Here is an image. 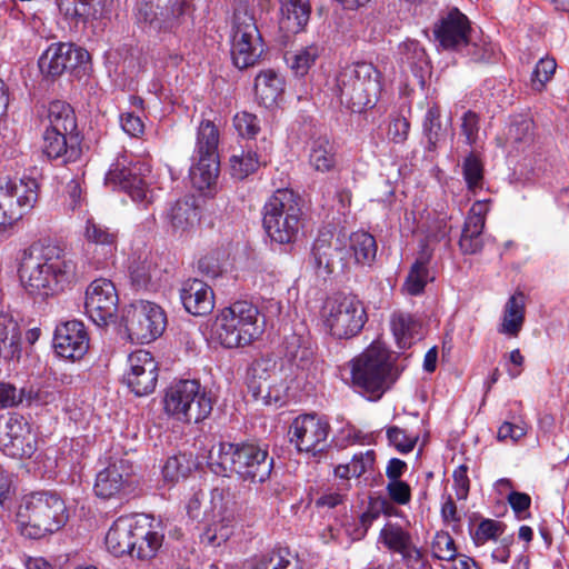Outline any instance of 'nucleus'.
<instances>
[{"mask_svg":"<svg viewBox=\"0 0 569 569\" xmlns=\"http://www.w3.org/2000/svg\"><path fill=\"white\" fill-rule=\"evenodd\" d=\"M19 279L29 296L46 300L64 292L77 282L78 264L58 244L33 243L22 253Z\"/></svg>","mask_w":569,"mask_h":569,"instance_id":"1","label":"nucleus"},{"mask_svg":"<svg viewBox=\"0 0 569 569\" xmlns=\"http://www.w3.org/2000/svg\"><path fill=\"white\" fill-rule=\"evenodd\" d=\"M208 463L218 476L229 477L236 473L243 481L262 483L271 475L273 458L269 457L267 446L254 442H219L210 450Z\"/></svg>","mask_w":569,"mask_h":569,"instance_id":"2","label":"nucleus"},{"mask_svg":"<svg viewBox=\"0 0 569 569\" xmlns=\"http://www.w3.org/2000/svg\"><path fill=\"white\" fill-rule=\"evenodd\" d=\"M350 365L353 388L371 401L379 400L399 377L390 352L380 342H372Z\"/></svg>","mask_w":569,"mask_h":569,"instance_id":"3","label":"nucleus"},{"mask_svg":"<svg viewBox=\"0 0 569 569\" xmlns=\"http://www.w3.org/2000/svg\"><path fill=\"white\" fill-rule=\"evenodd\" d=\"M67 520L64 501L49 492H34L24 497L17 512L18 529L30 539H40L58 531Z\"/></svg>","mask_w":569,"mask_h":569,"instance_id":"4","label":"nucleus"},{"mask_svg":"<svg viewBox=\"0 0 569 569\" xmlns=\"http://www.w3.org/2000/svg\"><path fill=\"white\" fill-rule=\"evenodd\" d=\"M264 331L259 309L251 302L241 300L222 309L212 325L214 338L224 348L249 346Z\"/></svg>","mask_w":569,"mask_h":569,"instance_id":"5","label":"nucleus"},{"mask_svg":"<svg viewBox=\"0 0 569 569\" xmlns=\"http://www.w3.org/2000/svg\"><path fill=\"white\" fill-rule=\"evenodd\" d=\"M342 104L353 112L375 106L381 90L380 72L369 62H356L343 67L336 79Z\"/></svg>","mask_w":569,"mask_h":569,"instance_id":"6","label":"nucleus"},{"mask_svg":"<svg viewBox=\"0 0 569 569\" xmlns=\"http://www.w3.org/2000/svg\"><path fill=\"white\" fill-rule=\"evenodd\" d=\"M300 197L290 189H278L263 206V228L280 244L293 242L301 227Z\"/></svg>","mask_w":569,"mask_h":569,"instance_id":"7","label":"nucleus"},{"mask_svg":"<svg viewBox=\"0 0 569 569\" xmlns=\"http://www.w3.org/2000/svg\"><path fill=\"white\" fill-rule=\"evenodd\" d=\"M163 410L176 421L199 423L212 411V399L206 388L194 379L171 383L164 391Z\"/></svg>","mask_w":569,"mask_h":569,"instance_id":"8","label":"nucleus"},{"mask_svg":"<svg viewBox=\"0 0 569 569\" xmlns=\"http://www.w3.org/2000/svg\"><path fill=\"white\" fill-rule=\"evenodd\" d=\"M266 53L260 30L253 13L246 4L233 12L230 31V57L236 68L243 70L258 64Z\"/></svg>","mask_w":569,"mask_h":569,"instance_id":"9","label":"nucleus"},{"mask_svg":"<svg viewBox=\"0 0 569 569\" xmlns=\"http://www.w3.org/2000/svg\"><path fill=\"white\" fill-rule=\"evenodd\" d=\"M320 320L325 330L333 338L350 339L363 328L367 312L357 297L337 295L326 299Z\"/></svg>","mask_w":569,"mask_h":569,"instance_id":"10","label":"nucleus"},{"mask_svg":"<svg viewBox=\"0 0 569 569\" xmlns=\"http://www.w3.org/2000/svg\"><path fill=\"white\" fill-rule=\"evenodd\" d=\"M39 184L34 178L0 177V227H7L29 213L38 201Z\"/></svg>","mask_w":569,"mask_h":569,"instance_id":"11","label":"nucleus"},{"mask_svg":"<svg viewBox=\"0 0 569 569\" xmlns=\"http://www.w3.org/2000/svg\"><path fill=\"white\" fill-rule=\"evenodd\" d=\"M151 167L147 161L129 162L123 157L110 167L106 181L119 186L132 201L148 207L156 197L154 189L150 187L148 179Z\"/></svg>","mask_w":569,"mask_h":569,"instance_id":"12","label":"nucleus"},{"mask_svg":"<svg viewBox=\"0 0 569 569\" xmlns=\"http://www.w3.org/2000/svg\"><path fill=\"white\" fill-rule=\"evenodd\" d=\"M248 389L254 400L264 405L282 402L287 385L272 357L256 359L248 370Z\"/></svg>","mask_w":569,"mask_h":569,"instance_id":"13","label":"nucleus"},{"mask_svg":"<svg viewBox=\"0 0 569 569\" xmlns=\"http://www.w3.org/2000/svg\"><path fill=\"white\" fill-rule=\"evenodd\" d=\"M329 421L316 413L300 415L289 428L290 442L301 453L316 457L329 448Z\"/></svg>","mask_w":569,"mask_h":569,"instance_id":"14","label":"nucleus"},{"mask_svg":"<svg viewBox=\"0 0 569 569\" xmlns=\"http://www.w3.org/2000/svg\"><path fill=\"white\" fill-rule=\"evenodd\" d=\"M124 320L130 339L140 343L156 340L167 325L163 310L158 305L144 300L132 303Z\"/></svg>","mask_w":569,"mask_h":569,"instance_id":"15","label":"nucleus"},{"mask_svg":"<svg viewBox=\"0 0 569 569\" xmlns=\"http://www.w3.org/2000/svg\"><path fill=\"white\" fill-rule=\"evenodd\" d=\"M38 447L37 432L19 415L0 418V451L12 458H30Z\"/></svg>","mask_w":569,"mask_h":569,"instance_id":"16","label":"nucleus"},{"mask_svg":"<svg viewBox=\"0 0 569 569\" xmlns=\"http://www.w3.org/2000/svg\"><path fill=\"white\" fill-rule=\"evenodd\" d=\"M190 4L188 0H157V4L140 0L137 18L154 31L174 32L186 20Z\"/></svg>","mask_w":569,"mask_h":569,"instance_id":"17","label":"nucleus"},{"mask_svg":"<svg viewBox=\"0 0 569 569\" xmlns=\"http://www.w3.org/2000/svg\"><path fill=\"white\" fill-rule=\"evenodd\" d=\"M118 303V291L111 280L98 278L88 286L84 310L97 326H106L116 317Z\"/></svg>","mask_w":569,"mask_h":569,"instance_id":"18","label":"nucleus"},{"mask_svg":"<svg viewBox=\"0 0 569 569\" xmlns=\"http://www.w3.org/2000/svg\"><path fill=\"white\" fill-rule=\"evenodd\" d=\"M158 377V362L149 351L137 350L129 355L123 380L136 396L142 397L153 392Z\"/></svg>","mask_w":569,"mask_h":569,"instance_id":"19","label":"nucleus"},{"mask_svg":"<svg viewBox=\"0 0 569 569\" xmlns=\"http://www.w3.org/2000/svg\"><path fill=\"white\" fill-rule=\"evenodd\" d=\"M90 60L87 50L71 43H52L41 54L39 68L47 78L60 77L63 72L86 64Z\"/></svg>","mask_w":569,"mask_h":569,"instance_id":"20","label":"nucleus"},{"mask_svg":"<svg viewBox=\"0 0 569 569\" xmlns=\"http://www.w3.org/2000/svg\"><path fill=\"white\" fill-rule=\"evenodd\" d=\"M133 466L118 459L97 473L93 491L101 499L121 498L131 490Z\"/></svg>","mask_w":569,"mask_h":569,"instance_id":"21","label":"nucleus"},{"mask_svg":"<svg viewBox=\"0 0 569 569\" xmlns=\"http://www.w3.org/2000/svg\"><path fill=\"white\" fill-rule=\"evenodd\" d=\"M224 501L222 489L211 491L212 518L201 535V542L211 547H219L227 542L233 533L234 515Z\"/></svg>","mask_w":569,"mask_h":569,"instance_id":"22","label":"nucleus"},{"mask_svg":"<svg viewBox=\"0 0 569 569\" xmlns=\"http://www.w3.org/2000/svg\"><path fill=\"white\" fill-rule=\"evenodd\" d=\"M53 347L61 358L81 359L89 349V336L84 325L77 320L59 325L54 331Z\"/></svg>","mask_w":569,"mask_h":569,"instance_id":"23","label":"nucleus"},{"mask_svg":"<svg viewBox=\"0 0 569 569\" xmlns=\"http://www.w3.org/2000/svg\"><path fill=\"white\" fill-rule=\"evenodd\" d=\"M470 22L458 9H451L436 23L433 33L445 49L459 50L468 44Z\"/></svg>","mask_w":569,"mask_h":569,"instance_id":"24","label":"nucleus"},{"mask_svg":"<svg viewBox=\"0 0 569 569\" xmlns=\"http://www.w3.org/2000/svg\"><path fill=\"white\" fill-rule=\"evenodd\" d=\"M163 537V533L157 529L148 516H134L131 557L140 560L152 559L161 548Z\"/></svg>","mask_w":569,"mask_h":569,"instance_id":"25","label":"nucleus"},{"mask_svg":"<svg viewBox=\"0 0 569 569\" xmlns=\"http://www.w3.org/2000/svg\"><path fill=\"white\" fill-rule=\"evenodd\" d=\"M180 299L184 309L193 316H206L214 307L212 289L199 279H188L182 283Z\"/></svg>","mask_w":569,"mask_h":569,"instance_id":"26","label":"nucleus"},{"mask_svg":"<svg viewBox=\"0 0 569 569\" xmlns=\"http://www.w3.org/2000/svg\"><path fill=\"white\" fill-rule=\"evenodd\" d=\"M134 516L119 517L109 528L104 543L110 553L116 557L131 556L133 545Z\"/></svg>","mask_w":569,"mask_h":569,"instance_id":"27","label":"nucleus"},{"mask_svg":"<svg viewBox=\"0 0 569 569\" xmlns=\"http://www.w3.org/2000/svg\"><path fill=\"white\" fill-rule=\"evenodd\" d=\"M279 28L287 36L300 32L309 21L311 7L309 0H279Z\"/></svg>","mask_w":569,"mask_h":569,"instance_id":"28","label":"nucleus"},{"mask_svg":"<svg viewBox=\"0 0 569 569\" xmlns=\"http://www.w3.org/2000/svg\"><path fill=\"white\" fill-rule=\"evenodd\" d=\"M42 151L49 159L63 158V162H73L80 156V149L72 143L74 134H64L61 131L46 129L42 134Z\"/></svg>","mask_w":569,"mask_h":569,"instance_id":"29","label":"nucleus"},{"mask_svg":"<svg viewBox=\"0 0 569 569\" xmlns=\"http://www.w3.org/2000/svg\"><path fill=\"white\" fill-rule=\"evenodd\" d=\"M526 296L521 291L515 292L507 300L501 322L498 327L499 333L516 338L525 323Z\"/></svg>","mask_w":569,"mask_h":569,"instance_id":"30","label":"nucleus"},{"mask_svg":"<svg viewBox=\"0 0 569 569\" xmlns=\"http://www.w3.org/2000/svg\"><path fill=\"white\" fill-rule=\"evenodd\" d=\"M390 327L400 349L410 348L422 337V325L408 312H395L390 319Z\"/></svg>","mask_w":569,"mask_h":569,"instance_id":"31","label":"nucleus"},{"mask_svg":"<svg viewBox=\"0 0 569 569\" xmlns=\"http://www.w3.org/2000/svg\"><path fill=\"white\" fill-rule=\"evenodd\" d=\"M60 11L76 22H88L102 18L107 12V0H57Z\"/></svg>","mask_w":569,"mask_h":569,"instance_id":"32","label":"nucleus"},{"mask_svg":"<svg viewBox=\"0 0 569 569\" xmlns=\"http://www.w3.org/2000/svg\"><path fill=\"white\" fill-rule=\"evenodd\" d=\"M199 221V213L189 201L174 202L166 213L167 228L178 236L190 232Z\"/></svg>","mask_w":569,"mask_h":569,"instance_id":"33","label":"nucleus"},{"mask_svg":"<svg viewBox=\"0 0 569 569\" xmlns=\"http://www.w3.org/2000/svg\"><path fill=\"white\" fill-rule=\"evenodd\" d=\"M310 167L321 173L335 170L338 159L335 143L327 137H318L310 141L308 149Z\"/></svg>","mask_w":569,"mask_h":569,"instance_id":"34","label":"nucleus"},{"mask_svg":"<svg viewBox=\"0 0 569 569\" xmlns=\"http://www.w3.org/2000/svg\"><path fill=\"white\" fill-rule=\"evenodd\" d=\"M284 89L282 77L268 69L261 71L254 80V92L261 104L269 108L277 103Z\"/></svg>","mask_w":569,"mask_h":569,"instance_id":"35","label":"nucleus"},{"mask_svg":"<svg viewBox=\"0 0 569 569\" xmlns=\"http://www.w3.org/2000/svg\"><path fill=\"white\" fill-rule=\"evenodd\" d=\"M21 335L17 321L9 315H0V356L6 360L19 358Z\"/></svg>","mask_w":569,"mask_h":569,"instance_id":"36","label":"nucleus"},{"mask_svg":"<svg viewBox=\"0 0 569 569\" xmlns=\"http://www.w3.org/2000/svg\"><path fill=\"white\" fill-rule=\"evenodd\" d=\"M46 129L61 131L64 134H74L77 119L72 107L60 100L50 102L47 112Z\"/></svg>","mask_w":569,"mask_h":569,"instance_id":"37","label":"nucleus"},{"mask_svg":"<svg viewBox=\"0 0 569 569\" xmlns=\"http://www.w3.org/2000/svg\"><path fill=\"white\" fill-rule=\"evenodd\" d=\"M219 159L194 156V163L190 168L192 186L199 191L211 189L219 174Z\"/></svg>","mask_w":569,"mask_h":569,"instance_id":"38","label":"nucleus"},{"mask_svg":"<svg viewBox=\"0 0 569 569\" xmlns=\"http://www.w3.org/2000/svg\"><path fill=\"white\" fill-rule=\"evenodd\" d=\"M431 253L422 250L412 263L402 289L409 296H418L425 291L427 283L432 280L429 273Z\"/></svg>","mask_w":569,"mask_h":569,"instance_id":"39","label":"nucleus"},{"mask_svg":"<svg viewBox=\"0 0 569 569\" xmlns=\"http://www.w3.org/2000/svg\"><path fill=\"white\" fill-rule=\"evenodd\" d=\"M461 173L469 193L477 196L485 189V163L479 153L470 151L462 159Z\"/></svg>","mask_w":569,"mask_h":569,"instance_id":"40","label":"nucleus"},{"mask_svg":"<svg viewBox=\"0 0 569 569\" xmlns=\"http://www.w3.org/2000/svg\"><path fill=\"white\" fill-rule=\"evenodd\" d=\"M349 250L357 264L371 266L376 260L378 247L371 233L358 230L349 237Z\"/></svg>","mask_w":569,"mask_h":569,"instance_id":"41","label":"nucleus"},{"mask_svg":"<svg viewBox=\"0 0 569 569\" xmlns=\"http://www.w3.org/2000/svg\"><path fill=\"white\" fill-rule=\"evenodd\" d=\"M264 163L266 160L251 149H234L229 159L230 173L233 178L242 180Z\"/></svg>","mask_w":569,"mask_h":569,"instance_id":"42","label":"nucleus"},{"mask_svg":"<svg viewBox=\"0 0 569 569\" xmlns=\"http://www.w3.org/2000/svg\"><path fill=\"white\" fill-rule=\"evenodd\" d=\"M250 569H301L299 560L288 548L279 547L257 558Z\"/></svg>","mask_w":569,"mask_h":569,"instance_id":"43","label":"nucleus"},{"mask_svg":"<svg viewBox=\"0 0 569 569\" xmlns=\"http://www.w3.org/2000/svg\"><path fill=\"white\" fill-rule=\"evenodd\" d=\"M486 219L468 213L462 233L459 240V247L465 254H473L481 250V234L485 228Z\"/></svg>","mask_w":569,"mask_h":569,"instance_id":"44","label":"nucleus"},{"mask_svg":"<svg viewBox=\"0 0 569 569\" xmlns=\"http://www.w3.org/2000/svg\"><path fill=\"white\" fill-rule=\"evenodd\" d=\"M196 468L197 462L192 455L179 453L167 459L162 467V477L168 483H177L188 478Z\"/></svg>","mask_w":569,"mask_h":569,"instance_id":"45","label":"nucleus"},{"mask_svg":"<svg viewBox=\"0 0 569 569\" xmlns=\"http://www.w3.org/2000/svg\"><path fill=\"white\" fill-rule=\"evenodd\" d=\"M83 237L89 243L101 246L104 250V256H112L116 250L118 233L96 222L93 219L86 221Z\"/></svg>","mask_w":569,"mask_h":569,"instance_id":"46","label":"nucleus"},{"mask_svg":"<svg viewBox=\"0 0 569 569\" xmlns=\"http://www.w3.org/2000/svg\"><path fill=\"white\" fill-rule=\"evenodd\" d=\"M219 130L210 120L201 121L198 128L194 156L219 159Z\"/></svg>","mask_w":569,"mask_h":569,"instance_id":"47","label":"nucleus"},{"mask_svg":"<svg viewBox=\"0 0 569 569\" xmlns=\"http://www.w3.org/2000/svg\"><path fill=\"white\" fill-rule=\"evenodd\" d=\"M321 53V48L311 43L286 54V61L297 77H305Z\"/></svg>","mask_w":569,"mask_h":569,"instance_id":"48","label":"nucleus"},{"mask_svg":"<svg viewBox=\"0 0 569 569\" xmlns=\"http://www.w3.org/2000/svg\"><path fill=\"white\" fill-rule=\"evenodd\" d=\"M333 251L335 249L327 234H322L316 239L311 250L310 263L318 274H330L333 271Z\"/></svg>","mask_w":569,"mask_h":569,"instance_id":"49","label":"nucleus"},{"mask_svg":"<svg viewBox=\"0 0 569 569\" xmlns=\"http://www.w3.org/2000/svg\"><path fill=\"white\" fill-rule=\"evenodd\" d=\"M379 541L388 550L401 555L412 543V538L400 525L389 522L380 530Z\"/></svg>","mask_w":569,"mask_h":569,"instance_id":"50","label":"nucleus"},{"mask_svg":"<svg viewBox=\"0 0 569 569\" xmlns=\"http://www.w3.org/2000/svg\"><path fill=\"white\" fill-rule=\"evenodd\" d=\"M422 128L423 136L427 139L426 149L430 152L436 151L438 143L445 136L440 120V109L437 104H432L428 108Z\"/></svg>","mask_w":569,"mask_h":569,"instance_id":"51","label":"nucleus"},{"mask_svg":"<svg viewBox=\"0 0 569 569\" xmlns=\"http://www.w3.org/2000/svg\"><path fill=\"white\" fill-rule=\"evenodd\" d=\"M533 122L520 118L511 122L508 128L506 141L515 150H523L532 141Z\"/></svg>","mask_w":569,"mask_h":569,"instance_id":"52","label":"nucleus"},{"mask_svg":"<svg viewBox=\"0 0 569 569\" xmlns=\"http://www.w3.org/2000/svg\"><path fill=\"white\" fill-rule=\"evenodd\" d=\"M398 60L403 66L411 70L422 68L426 63L425 49L416 40H407L398 47Z\"/></svg>","mask_w":569,"mask_h":569,"instance_id":"53","label":"nucleus"},{"mask_svg":"<svg viewBox=\"0 0 569 569\" xmlns=\"http://www.w3.org/2000/svg\"><path fill=\"white\" fill-rule=\"evenodd\" d=\"M154 272L156 266L148 256H144L143 259L140 257L137 260L133 259L129 264L131 283L137 289L147 288Z\"/></svg>","mask_w":569,"mask_h":569,"instance_id":"54","label":"nucleus"},{"mask_svg":"<svg viewBox=\"0 0 569 569\" xmlns=\"http://www.w3.org/2000/svg\"><path fill=\"white\" fill-rule=\"evenodd\" d=\"M557 68V62L553 58L545 57L541 58L531 74L530 87L536 92L545 90L547 82H549Z\"/></svg>","mask_w":569,"mask_h":569,"instance_id":"55","label":"nucleus"},{"mask_svg":"<svg viewBox=\"0 0 569 569\" xmlns=\"http://www.w3.org/2000/svg\"><path fill=\"white\" fill-rule=\"evenodd\" d=\"M432 556L439 560L451 561L457 557L453 538L447 531H438L431 542Z\"/></svg>","mask_w":569,"mask_h":569,"instance_id":"56","label":"nucleus"},{"mask_svg":"<svg viewBox=\"0 0 569 569\" xmlns=\"http://www.w3.org/2000/svg\"><path fill=\"white\" fill-rule=\"evenodd\" d=\"M26 406H46L57 400V392L44 386H28L21 388Z\"/></svg>","mask_w":569,"mask_h":569,"instance_id":"57","label":"nucleus"},{"mask_svg":"<svg viewBox=\"0 0 569 569\" xmlns=\"http://www.w3.org/2000/svg\"><path fill=\"white\" fill-rule=\"evenodd\" d=\"M233 128L242 138L253 139L260 131V120L253 113L237 112L232 119Z\"/></svg>","mask_w":569,"mask_h":569,"instance_id":"58","label":"nucleus"},{"mask_svg":"<svg viewBox=\"0 0 569 569\" xmlns=\"http://www.w3.org/2000/svg\"><path fill=\"white\" fill-rule=\"evenodd\" d=\"M387 438L399 452L408 453L413 450L418 435L409 433L406 430L392 426L387 429Z\"/></svg>","mask_w":569,"mask_h":569,"instance_id":"59","label":"nucleus"},{"mask_svg":"<svg viewBox=\"0 0 569 569\" xmlns=\"http://www.w3.org/2000/svg\"><path fill=\"white\" fill-rule=\"evenodd\" d=\"M503 527L500 521L492 519L482 520L472 536L475 543L480 546L489 540H496L502 535Z\"/></svg>","mask_w":569,"mask_h":569,"instance_id":"60","label":"nucleus"},{"mask_svg":"<svg viewBox=\"0 0 569 569\" xmlns=\"http://www.w3.org/2000/svg\"><path fill=\"white\" fill-rule=\"evenodd\" d=\"M376 453L373 450H367L353 456L350 461L352 477L359 478L363 473L373 469Z\"/></svg>","mask_w":569,"mask_h":569,"instance_id":"61","label":"nucleus"},{"mask_svg":"<svg viewBox=\"0 0 569 569\" xmlns=\"http://www.w3.org/2000/svg\"><path fill=\"white\" fill-rule=\"evenodd\" d=\"M461 132L469 146L476 144L479 133V116L473 111H467L462 116Z\"/></svg>","mask_w":569,"mask_h":569,"instance_id":"62","label":"nucleus"},{"mask_svg":"<svg viewBox=\"0 0 569 569\" xmlns=\"http://www.w3.org/2000/svg\"><path fill=\"white\" fill-rule=\"evenodd\" d=\"M23 403V392L9 382L0 381V408H11Z\"/></svg>","mask_w":569,"mask_h":569,"instance_id":"63","label":"nucleus"},{"mask_svg":"<svg viewBox=\"0 0 569 569\" xmlns=\"http://www.w3.org/2000/svg\"><path fill=\"white\" fill-rule=\"evenodd\" d=\"M410 130V122L402 116L395 117L388 127V137L395 143H402L407 140Z\"/></svg>","mask_w":569,"mask_h":569,"instance_id":"64","label":"nucleus"}]
</instances>
